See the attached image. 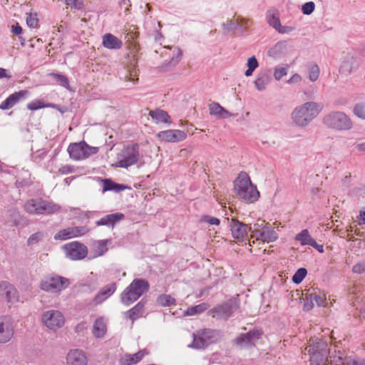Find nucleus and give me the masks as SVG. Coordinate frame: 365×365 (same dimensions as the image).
<instances>
[{
  "mask_svg": "<svg viewBox=\"0 0 365 365\" xmlns=\"http://www.w3.org/2000/svg\"><path fill=\"white\" fill-rule=\"evenodd\" d=\"M322 103L314 101L298 106L292 113V123L297 126L305 127L322 112Z\"/></svg>",
  "mask_w": 365,
  "mask_h": 365,
  "instance_id": "nucleus-1",
  "label": "nucleus"
},
{
  "mask_svg": "<svg viewBox=\"0 0 365 365\" xmlns=\"http://www.w3.org/2000/svg\"><path fill=\"white\" fill-rule=\"evenodd\" d=\"M149 289V283L145 279H135L121 294V302L126 306L138 299Z\"/></svg>",
  "mask_w": 365,
  "mask_h": 365,
  "instance_id": "nucleus-2",
  "label": "nucleus"
},
{
  "mask_svg": "<svg viewBox=\"0 0 365 365\" xmlns=\"http://www.w3.org/2000/svg\"><path fill=\"white\" fill-rule=\"evenodd\" d=\"M24 209L29 214L50 215L58 212L61 206L42 199H31L26 202Z\"/></svg>",
  "mask_w": 365,
  "mask_h": 365,
  "instance_id": "nucleus-3",
  "label": "nucleus"
},
{
  "mask_svg": "<svg viewBox=\"0 0 365 365\" xmlns=\"http://www.w3.org/2000/svg\"><path fill=\"white\" fill-rule=\"evenodd\" d=\"M139 157L138 145L136 143H128L123 146L118 154L115 165L120 168H128L136 164Z\"/></svg>",
  "mask_w": 365,
  "mask_h": 365,
  "instance_id": "nucleus-4",
  "label": "nucleus"
},
{
  "mask_svg": "<svg viewBox=\"0 0 365 365\" xmlns=\"http://www.w3.org/2000/svg\"><path fill=\"white\" fill-rule=\"evenodd\" d=\"M70 284L68 279L56 274L45 276L41 281L40 287L42 290L50 293H59Z\"/></svg>",
  "mask_w": 365,
  "mask_h": 365,
  "instance_id": "nucleus-5",
  "label": "nucleus"
},
{
  "mask_svg": "<svg viewBox=\"0 0 365 365\" xmlns=\"http://www.w3.org/2000/svg\"><path fill=\"white\" fill-rule=\"evenodd\" d=\"M67 150L72 159L75 160H83L96 154L99 148L98 147L90 146L86 142L81 141L71 143Z\"/></svg>",
  "mask_w": 365,
  "mask_h": 365,
  "instance_id": "nucleus-6",
  "label": "nucleus"
},
{
  "mask_svg": "<svg viewBox=\"0 0 365 365\" xmlns=\"http://www.w3.org/2000/svg\"><path fill=\"white\" fill-rule=\"evenodd\" d=\"M277 238L278 235L274 230L271 227L265 226L262 229L254 230L252 232L249 245L250 247H253L255 244L259 246L260 244L274 242Z\"/></svg>",
  "mask_w": 365,
  "mask_h": 365,
  "instance_id": "nucleus-7",
  "label": "nucleus"
},
{
  "mask_svg": "<svg viewBox=\"0 0 365 365\" xmlns=\"http://www.w3.org/2000/svg\"><path fill=\"white\" fill-rule=\"evenodd\" d=\"M66 257L70 260H81L88 255V247L83 243L78 241H73L65 244L62 247Z\"/></svg>",
  "mask_w": 365,
  "mask_h": 365,
  "instance_id": "nucleus-8",
  "label": "nucleus"
},
{
  "mask_svg": "<svg viewBox=\"0 0 365 365\" xmlns=\"http://www.w3.org/2000/svg\"><path fill=\"white\" fill-rule=\"evenodd\" d=\"M19 302V294L14 284L8 281L0 282V302L9 307Z\"/></svg>",
  "mask_w": 365,
  "mask_h": 365,
  "instance_id": "nucleus-9",
  "label": "nucleus"
},
{
  "mask_svg": "<svg viewBox=\"0 0 365 365\" xmlns=\"http://www.w3.org/2000/svg\"><path fill=\"white\" fill-rule=\"evenodd\" d=\"M324 122L328 127L337 130H348L352 125L349 118L341 112L329 113L324 117Z\"/></svg>",
  "mask_w": 365,
  "mask_h": 365,
  "instance_id": "nucleus-10",
  "label": "nucleus"
},
{
  "mask_svg": "<svg viewBox=\"0 0 365 365\" xmlns=\"http://www.w3.org/2000/svg\"><path fill=\"white\" fill-rule=\"evenodd\" d=\"M41 322L48 329L56 331L64 325L65 317L60 311L51 309L43 313Z\"/></svg>",
  "mask_w": 365,
  "mask_h": 365,
  "instance_id": "nucleus-11",
  "label": "nucleus"
},
{
  "mask_svg": "<svg viewBox=\"0 0 365 365\" xmlns=\"http://www.w3.org/2000/svg\"><path fill=\"white\" fill-rule=\"evenodd\" d=\"M220 334L212 329H203L194 336L193 346L197 349H202L208 344L217 341L220 339Z\"/></svg>",
  "mask_w": 365,
  "mask_h": 365,
  "instance_id": "nucleus-12",
  "label": "nucleus"
},
{
  "mask_svg": "<svg viewBox=\"0 0 365 365\" xmlns=\"http://www.w3.org/2000/svg\"><path fill=\"white\" fill-rule=\"evenodd\" d=\"M235 189L239 197L247 202H254L259 197V192L255 184H236Z\"/></svg>",
  "mask_w": 365,
  "mask_h": 365,
  "instance_id": "nucleus-13",
  "label": "nucleus"
},
{
  "mask_svg": "<svg viewBox=\"0 0 365 365\" xmlns=\"http://www.w3.org/2000/svg\"><path fill=\"white\" fill-rule=\"evenodd\" d=\"M90 229L87 226L69 227L57 232L54 235L55 240L63 241L85 235Z\"/></svg>",
  "mask_w": 365,
  "mask_h": 365,
  "instance_id": "nucleus-14",
  "label": "nucleus"
},
{
  "mask_svg": "<svg viewBox=\"0 0 365 365\" xmlns=\"http://www.w3.org/2000/svg\"><path fill=\"white\" fill-rule=\"evenodd\" d=\"M128 49L130 53L133 56L134 60L126 68V73L125 74V80L127 81H132L135 83L138 81V70L136 68L135 54L139 50V45L135 41H128Z\"/></svg>",
  "mask_w": 365,
  "mask_h": 365,
  "instance_id": "nucleus-15",
  "label": "nucleus"
},
{
  "mask_svg": "<svg viewBox=\"0 0 365 365\" xmlns=\"http://www.w3.org/2000/svg\"><path fill=\"white\" fill-rule=\"evenodd\" d=\"M14 325L13 319L10 316L0 317V343L9 342L14 336Z\"/></svg>",
  "mask_w": 365,
  "mask_h": 365,
  "instance_id": "nucleus-16",
  "label": "nucleus"
},
{
  "mask_svg": "<svg viewBox=\"0 0 365 365\" xmlns=\"http://www.w3.org/2000/svg\"><path fill=\"white\" fill-rule=\"evenodd\" d=\"M237 308V307L235 302L230 300L209 310L208 315L212 317L226 319L229 317Z\"/></svg>",
  "mask_w": 365,
  "mask_h": 365,
  "instance_id": "nucleus-17",
  "label": "nucleus"
},
{
  "mask_svg": "<svg viewBox=\"0 0 365 365\" xmlns=\"http://www.w3.org/2000/svg\"><path fill=\"white\" fill-rule=\"evenodd\" d=\"M156 137L162 142L177 143L184 140L187 134L180 130L170 129L159 132Z\"/></svg>",
  "mask_w": 365,
  "mask_h": 365,
  "instance_id": "nucleus-18",
  "label": "nucleus"
},
{
  "mask_svg": "<svg viewBox=\"0 0 365 365\" xmlns=\"http://www.w3.org/2000/svg\"><path fill=\"white\" fill-rule=\"evenodd\" d=\"M230 230L232 237L238 241H243L247 236L250 228L247 225L240 222L237 220L232 219Z\"/></svg>",
  "mask_w": 365,
  "mask_h": 365,
  "instance_id": "nucleus-19",
  "label": "nucleus"
},
{
  "mask_svg": "<svg viewBox=\"0 0 365 365\" xmlns=\"http://www.w3.org/2000/svg\"><path fill=\"white\" fill-rule=\"evenodd\" d=\"M268 24L276 31L281 34H289L294 30V28L289 26H282L280 23L278 13L270 10L267 14Z\"/></svg>",
  "mask_w": 365,
  "mask_h": 365,
  "instance_id": "nucleus-20",
  "label": "nucleus"
},
{
  "mask_svg": "<svg viewBox=\"0 0 365 365\" xmlns=\"http://www.w3.org/2000/svg\"><path fill=\"white\" fill-rule=\"evenodd\" d=\"M88 359L83 351L80 349H72L66 356L67 365H87Z\"/></svg>",
  "mask_w": 365,
  "mask_h": 365,
  "instance_id": "nucleus-21",
  "label": "nucleus"
},
{
  "mask_svg": "<svg viewBox=\"0 0 365 365\" xmlns=\"http://www.w3.org/2000/svg\"><path fill=\"white\" fill-rule=\"evenodd\" d=\"M252 25L249 19L235 15L230 21H228L225 26L227 30L246 29Z\"/></svg>",
  "mask_w": 365,
  "mask_h": 365,
  "instance_id": "nucleus-22",
  "label": "nucleus"
},
{
  "mask_svg": "<svg viewBox=\"0 0 365 365\" xmlns=\"http://www.w3.org/2000/svg\"><path fill=\"white\" fill-rule=\"evenodd\" d=\"M28 94L29 93L26 90L19 91L11 94L6 100L1 102L0 109L8 110L12 108L19 101L25 98Z\"/></svg>",
  "mask_w": 365,
  "mask_h": 365,
  "instance_id": "nucleus-23",
  "label": "nucleus"
},
{
  "mask_svg": "<svg viewBox=\"0 0 365 365\" xmlns=\"http://www.w3.org/2000/svg\"><path fill=\"white\" fill-rule=\"evenodd\" d=\"M115 289L116 287L114 284H108L103 287L93 298V304L98 305L103 303L115 292Z\"/></svg>",
  "mask_w": 365,
  "mask_h": 365,
  "instance_id": "nucleus-24",
  "label": "nucleus"
},
{
  "mask_svg": "<svg viewBox=\"0 0 365 365\" xmlns=\"http://www.w3.org/2000/svg\"><path fill=\"white\" fill-rule=\"evenodd\" d=\"M107 319L100 317L96 319L93 325V334L96 338H103L107 331Z\"/></svg>",
  "mask_w": 365,
  "mask_h": 365,
  "instance_id": "nucleus-25",
  "label": "nucleus"
},
{
  "mask_svg": "<svg viewBox=\"0 0 365 365\" xmlns=\"http://www.w3.org/2000/svg\"><path fill=\"white\" fill-rule=\"evenodd\" d=\"M125 216L121 212H115L107 215L96 222L97 225H106L108 227H113L116 223L124 219Z\"/></svg>",
  "mask_w": 365,
  "mask_h": 365,
  "instance_id": "nucleus-26",
  "label": "nucleus"
},
{
  "mask_svg": "<svg viewBox=\"0 0 365 365\" xmlns=\"http://www.w3.org/2000/svg\"><path fill=\"white\" fill-rule=\"evenodd\" d=\"M148 354L145 350H140L134 354H125L120 359L121 365H133L138 363Z\"/></svg>",
  "mask_w": 365,
  "mask_h": 365,
  "instance_id": "nucleus-27",
  "label": "nucleus"
},
{
  "mask_svg": "<svg viewBox=\"0 0 365 365\" xmlns=\"http://www.w3.org/2000/svg\"><path fill=\"white\" fill-rule=\"evenodd\" d=\"M102 44L108 49H120L123 46V42L115 36L106 34L102 37Z\"/></svg>",
  "mask_w": 365,
  "mask_h": 365,
  "instance_id": "nucleus-28",
  "label": "nucleus"
},
{
  "mask_svg": "<svg viewBox=\"0 0 365 365\" xmlns=\"http://www.w3.org/2000/svg\"><path fill=\"white\" fill-rule=\"evenodd\" d=\"M149 115L155 123L170 124L172 123L170 116L163 110L155 109L150 110Z\"/></svg>",
  "mask_w": 365,
  "mask_h": 365,
  "instance_id": "nucleus-29",
  "label": "nucleus"
},
{
  "mask_svg": "<svg viewBox=\"0 0 365 365\" xmlns=\"http://www.w3.org/2000/svg\"><path fill=\"white\" fill-rule=\"evenodd\" d=\"M144 314V303L141 301L138 302L135 307L130 310L125 312V317L130 319L132 322L137 319L143 316Z\"/></svg>",
  "mask_w": 365,
  "mask_h": 365,
  "instance_id": "nucleus-30",
  "label": "nucleus"
},
{
  "mask_svg": "<svg viewBox=\"0 0 365 365\" xmlns=\"http://www.w3.org/2000/svg\"><path fill=\"white\" fill-rule=\"evenodd\" d=\"M108 240H98L94 242L91 246V253L93 257L102 256L108 251Z\"/></svg>",
  "mask_w": 365,
  "mask_h": 365,
  "instance_id": "nucleus-31",
  "label": "nucleus"
},
{
  "mask_svg": "<svg viewBox=\"0 0 365 365\" xmlns=\"http://www.w3.org/2000/svg\"><path fill=\"white\" fill-rule=\"evenodd\" d=\"M261 334L262 333L258 330H252L245 334L241 335L236 339V341L240 344L244 343L252 344L255 340L259 338Z\"/></svg>",
  "mask_w": 365,
  "mask_h": 365,
  "instance_id": "nucleus-32",
  "label": "nucleus"
},
{
  "mask_svg": "<svg viewBox=\"0 0 365 365\" xmlns=\"http://www.w3.org/2000/svg\"><path fill=\"white\" fill-rule=\"evenodd\" d=\"M210 307V304L206 302H202L195 306H192L188 308L183 312L184 317H192L200 314L203 313L205 311L208 309Z\"/></svg>",
  "mask_w": 365,
  "mask_h": 365,
  "instance_id": "nucleus-33",
  "label": "nucleus"
},
{
  "mask_svg": "<svg viewBox=\"0 0 365 365\" xmlns=\"http://www.w3.org/2000/svg\"><path fill=\"white\" fill-rule=\"evenodd\" d=\"M27 108L30 110H36L44 108H57V106L53 103H46L42 99H35L29 102L27 106Z\"/></svg>",
  "mask_w": 365,
  "mask_h": 365,
  "instance_id": "nucleus-34",
  "label": "nucleus"
},
{
  "mask_svg": "<svg viewBox=\"0 0 365 365\" xmlns=\"http://www.w3.org/2000/svg\"><path fill=\"white\" fill-rule=\"evenodd\" d=\"M270 82V77L267 73H260L257 76L254 83L258 91H263Z\"/></svg>",
  "mask_w": 365,
  "mask_h": 365,
  "instance_id": "nucleus-35",
  "label": "nucleus"
},
{
  "mask_svg": "<svg viewBox=\"0 0 365 365\" xmlns=\"http://www.w3.org/2000/svg\"><path fill=\"white\" fill-rule=\"evenodd\" d=\"M327 354V349L317 352L310 357L311 363L313 365H327L329 361Z\"/></svg>",
  "mask_w": 365,
  "mask_h": 365,
  "instance_id": "nucleus-36",
  "label": "nucleus"
},
{
  "mask_svg": "<svg viewBox=\"0 0 365 365\" xmlns=\"http://www.w3.org/2000/svg\"><path fill=\"white\" fill-rule=\"evenodd\" d=\"M20 212L15 208L7 211L5 215L6 222L11 226H16L19 222Z\"/></svg>",
  "mask_w": 365,
  "mask_h": 365,
  "instance_id": "nucleus-37",
  "label": "nucleus"
},
{
  "mask_svg": "<svg viewBox=\"0 0 365 365\" xmlns=\"http://www.w3.org/2000/svg\"><path fill=\"white\" fill-rule=\"evenodd\" d=\"M295 240L299 241L302 245H311L312 241L314 240L307 229L303 230L301 232L297 234L295 237Z\"/></svg>",
  "mask_w": 365,
  "mask_h": 365,
  "instance_id": "nucleus-38",
  "label": "nucleus"
},
{
  "mask_svg": "<svg viewBox=\"0 0 365 365\" xmlns=\"http://www.w3.org/2000/svg\"><path fill=\"white\" fill-rule=\"evenodd\" d=\"M321 345L322 342L317 339L315 341L312 340V342L309 343L305 349L309 355V358L317 352L327 349L326 348H322Z\"/></svg>",
  "mask_w": 365,
  "mask_h": 365,
  "instance_id": "nucleus-39",
  "label": "nucleus"
},
{
  "mask_svg": "<svg viewBox=\"0 0 365 365\" xmlns=\"http://www.w3.org/2000/svg\"><path fill=\"white\" fill-rule=\"evenodd\" d=\"M157 302L162 307H170L175 304V298L165 294L160 295L157 299Z\"/></svg>",
  "mask_w": 365,
  "mask_h": 365,
  "instance_id": "nucleus-40",
  "label": "nucleus"
},
{
  "mask_svg": "<svg viewBox=\"0 0 365 365\" xmlns=\"http://www.w3.org/2000/svg\"><path fill=\"white\" fill-rule=\"evenodd\" d=\"M258 61L255 56L249 58L247 63V66L248 68L245 71V75L247 77L252 76L254 71L258 67Z\"/></svg>",
  "mask_w": 365,
  "mask_h": 365,
  "instance_id": "nucleus-41",
  "label": "nucleus"
},
{
  "mask_svg": "<svg viewBox=\"0 0 365 365\" xmlns=\"http://www.w3.org/2000/svg\"><path fill=\"white\" fill-rule=\"evenodd\" d=\"M129 187L121 184H103V192L113 191L115 192H119Z\"/></svg>",
  "mask_w": 365,
  "mask_h": 365,
  "instance_id": "nucleus-42",
  "label": "nucleus"
},
{
  "mask_svg": "<svg viewBox=\"0 0 365 365\" xmlns=\"http://www.w3.org/2000/svg\"><path fill=\"white\" fill-rule=\"evenodd\" d=\"M210 113L217 115L221 118H227L230 116L228 112L224 110V108H222L218 104H215L211 106Z\"/></svg>",
  "mask_w": 365,
  "mask_h": 365,
  "instance_id": "nucleus-43",
  "label": "nucleus"
},
{
  "mask_svg": "<svg viewBox=\"0 0 365 365\" xmlns=\"http://www.w3.org/2000/svg\"><path fill=\"white\" fill-rule=\"evenodd\" d=\"M311 299L314 301L318 306H325L326 297L324 294L317 292L311 294Z\"/></svg>",
  "mask_w": 365,
  "mask_h": 365,
  "instance_id": "nucleus-44",
  "label": "nucleus"
},
{
  "mask_svg": "<svg viewBox=\"0 0 365 365\" xmlns=\"http://www.w3.org/2000/svg\"><path fill=\"white\" fill-rule=\"evenodd\" d=\"M307 271L305 268H299L292 277V281L295 284H299L305 278Z\"/></svg>",
  "mask_w": 365,
  "mask_h": 365,
  "instance_id": "nucleus-45",
  "label": "nucleus"
},
{
  "mask_svg": "<svg viewBox=\"0 0 365 365\" xmlns=\"http://www.w3.org/2000/svg\"><path fill=\"white\" fill-rule=\"evenodd\" d=\"M320 70L317 65H311L309 68V78L312 81H315L318 79Z\"/></svg>",
  "mask_w": 365,
  "mask_h": 365,
  "instance_id": "nucleus-46",
  "label": "nucleus"
},
{
  "mask_svg": "<svg viewBox=\"0 0 365 365\" xmlns=\"http://www.w3.org/2000/svg\"><path fill=\"white\" fill-rule=\"evenodd\" d=\"M44 235L43 232H37L33 235H31L28 240L27 243L29 245H34L39 242L41 240H42Z\"/></svg>",
  "mask_w": 365,
  "mask_h": 365,
  "instance_id": "nucleus-47",
  "label": "nucleus"
},
{
  "mask_svg": "<svg viewBox=\"0 0 365 365\" xmlns=\"http://www.w3.org/2000/svg\"><path fill=\"white\" fill-rule=\"evenodd\" d=\"M274 77L277 81H279L282 77L287 74V68L283 66H277L274 70Z\"/></svg>",
  "mask_w": 365,
  "mask_h": 365,
  "instance_id": "nucleus-48",
  "label": "nucleus"
},
{
  "mask_svg": "<svg viewBox=\"0 0 365 365\" xmlns=\"http://www.w3.org/2000/svg\"><path fill=\"white\" fill-rule=\"evenodd\" d=\"M354 114L362 119H365V103H359L354 108Z\"/></svg>",
  "mask_w": 365,
  "mask_h": 365,
  "instance_id": "nucleus-49",
  "label": "nucleus"
},
{
  "mask_svg": "<svg viewBox=\"0 0 365 365\" xmlns=\"http://www.w3.org/2000/svg\"><path fill=\"white\" fill-rule=\"evenodd\" d=\"M170 51L173 53V57L170 62H176L181 56V51L178 47L168 48L164 53L165 55H168Z\"/></svg>",
  "mask_w": 365,
  "mask_h": 365,
  "instance_id": "nucleus-50",
  "label": "nucleus"
},
{
  "mask_svg": "<svg viewBox=\"0 0 365 365\" xmlns=\"http://www.w3.org/2000/svg\"><path fill=\"white\" fill-rule=\"evenodd\" d=\"M38 19L36 14H28L26 17V24L31 28H36L38 26Z\"/></svg>",
  "mask_w": 365,
  "mask_h": 365,
  "instance_id": "nucleus-51",
  "label": "nucleus"
},
{
  "mask_svg": "<svg viewBox=\"0 0 365 365\" xmlns=\"http://www.w3.org/2000/svg\"><path fill=\"white\" fill-rule=\"evenodd\" d=\"M200 222L208 223L210 225H220V220L218 218L208 215L202 216Z\"/></svg>",
  "mask_w": 365,
  "mask_h": 365,
  "instance_id": "nucleus-52",
  "label": "nucleus"
},
{
  "mask_svg": "<svg viewBox=\"0 0 365 365\" xmlns=\"http://www.w3.org/2000/svg\"><path fill=\"white\" fill-rule=\"evenodd\" d=\"M330 365H345V359H342L341 356H331L329 358L327 364Z\"/></svg>",
  "mask_w": 365,
  "mask_h": 365,
  "instance_id": "nucleus-53",
  "label": "nucleus"
},
{
  "mask_svg": "<svg viewBox=\"0 0 365 365\" xmlns=\"http://www.w3.org/2000/svg\"><path fill=\"white\" fill-rule=\"evenodd\" d=\"M314 8H315L314 3L312 1H309V2L305 3L302 6V11L304 14L309 15L314 11Z\"/></svg>",
  "mask_w": 365,
  "mask_h": 365,
  "instance_id": "nucleus-54",
  "label": "nucleus"
},
{
  "mask_svg": "<svg viewBox=\"0 0 365 365\" xmlns=\"http://www.w3.org/2000/svg\"><path fill=\"white\" fill-rule=\"evenodd\" d=\"M73 172V168L72 166L68 165H62L61 168H59V169L56 172V174L58 175H68V174L72 173Z\"/></svg>",
  "mask_w": 365,
  "mask_h": 365,
  "instance_id": "nucleus-55",
  "label": "nucleus"
},
{
  "mask_svg": "<svg viewBox=\"0 0 365 365\" xmlns=\"http://www.w3.org/2000/svg\"><path fill=\"white\" fill-rule=\"evenodd\" d=\"M138 36V32L137 31V29L134 26H130L126 37L128 38V41H135V39L137 38Z\"/></svg>",
  "mask_w": 365,
  "mask_h": 365,
  "instance_id": "nucleus-56",
  "label": "nucleus"
},
{
  "mask_svg": "<svg viewBox=\"0 0 365 365\" xmlns=\"http://www.w3.org/2000/svg\"><path fill=\"white\" fill-rule=\"evenodd\" d=\"M235 182H251L249 175L245 172H241L235 181Z\"/></svg>",
  "mask_w": 365,
  "mask_h": 365,
  "instance_id": "nucleus-57",
  "label": "nucleus"
},
{
  "mask_svg": "<svg viewBox=\"0 0 365 365\" xmlns=\"http://www.w3.org/2000/svg\"><path fill=\"white\" fill-rule=\"evenodd\" d=\"M66 5L75 9H81L83 6L82 0H65Z\"/></svg>",
  "mask_w": 365,
  "mask_h": 365,
  "instance_id": "nucleus-58",
  "label": "nucleus"
},
{
  "mask_svg": "<svg viewBox=\"0 0 365 365\" xmlns=\"http://www.w3.org/2000/svg\"><path fill=\"white\" fill-rule=\"evenodd\" d=\"M345 365H365V361L348 357L345 358Z\"/></svg>",
  "mask_w": 365,
  "mask_h": 365,
  "instance_id": "nucleus-59",
  "label": "nucleus"
},
{
  "mask_svg": "<svg viewBox=\"0 0 365 365\" xmlns=\"http://www.w3.org/2000/svg\"><path fill=\"white\" fill-rule=\"evenodd\" d=\"M352 271L354 273L361 274L365 272V263L359 262L354 264L352 267Z\"/></svg>",
  "mask_w": 365,
  "mask_h": 365,
  "instance_id": "nucleus-60",
  "label": "nucleus"
},
{
  "mask_svg": "<svg viewBox=\"0 0 365 365\" xmlns=\"http://www.w3.org/2000/svg\"><path fill=\"white\" fill-rule=\"evenodd\" d=\"M11 32L14 35H20L22 32V28L18 23H16L11 26Z\"/></svg>",
  "mask_w": 365,
  "mask_h": 365,
  "instance_id": "nucleus-61",
  "label": "nucleus"
},
{
  "mask_svg": "<svg viewBox=\"0 0 365 365\" xmlns=\"http://www.w3.org/2000/svg\"><path fill=\"white\" fill-rule=\"evenodd\" d=\"M283 47L282 43H277L275 46L269 51V56H274L275 51L281 50Z\"/></svg>",
  "mask_w": 365,
  "mask_h": 365,
  "instance_id": "nucleus-62",
  "label": "nucleus"
},
{
  "mask_svg": "<svg viewBox=\"0 0 365 365\" xmlns=\"http://www.w3.org/2000/svg\"><path fill=\"white\" fill-rule=\"evenodd\" d=\"M302 80V78L301 76L296 73V74H294L290 78L289 80L288 81V83H299Z\"/></svg>",
  "mask_w": 365,
  "mask_h": 365,
  "instance_id": "nucleus-63",
  "label": "nucleus"
},
{
  "mask_svg": "<svg viewBox=\"0 0 365 365\" xmlns=\"http://www.w3.org/2000/svg\"><path fill=\"white\" fill-rule=\"evenodd\" d=\"M310 246L314 247L320 253L324 252V246L322 245L317 244L314 240L312 241V244Z\"/></svg>",
  "mask_w": 365,
  "mask_h": 365,
  "instance_id": "nucleus-64",
  "label": "nucleus"
}]
</instances>
